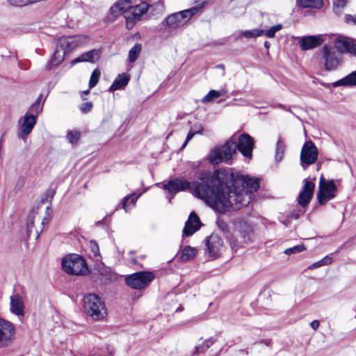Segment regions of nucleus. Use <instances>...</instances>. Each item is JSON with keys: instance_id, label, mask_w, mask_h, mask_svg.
Returning a JSON list of instances; mask_svg holds the SVG:
<instances>
[{"instance_id": "c756f323", "label": "nucleus", "mask_w": 356, "mask_h": 356, "mask_svg": "<svg viewBox=\"0 0 356 356\" xmlns=\"http://www.w3.org/2000/svg\"><path fill=\"white\" fill-rule=\"evenodd\" d=\"M312 197H313L312 195H309V193H305L300 191V193L298 197V204L302 207H305L310 202Z\"/></svg>"}, {"instance_id": "603ef678", "label": "nucleus", "mask_w": 356, "mask_h": 356, "mask_svg": "<svg viewBox=\"0 0 356 356\" xmlns=\"http://www.w3.org/2000/svg\"><path fill=\"white\" fill-rule=\"evenodd\" d=\"M155 5L157 6H161V7L163 6V3L161 1H158L157 3H156Z\"/></svg>"}, {"instance_id": "9b49d317", "label": "nucleus", "mask_w": 356, "mask_h": 356, "mask_svg": "<svg viewBox=\"0 0 356 356\" xmlns=\"http://www.w3.org/2000/svg\"><path fill=\"white\" fill-rule=\"evenodd\" d=\"M15 335L14 325L4 318H0V348L10 345Z\"/></svg>"}, {"instance_id": "1a4fd4ad", "label": "nucleus", "mask_w": 356, "mask_h": 356, "mask_svg": "<svg viewBox=\"0 0 356 356\" xmlns=\"http://www.w3.org/2000/svg\"><path fill=\"white\" fill-rule=\"evenodd\" d=\"M149 8V5L145 1L131 6L129 10L124 15L127 28L131 29L140 20L141 17L147 12Z\"/></svg>"}, {"instance_id": "6e6552de", "label": "nucleus", "mask_w": 356, "mask_h": 356, "mask_svg": "<svg viewBox=\"0 0 356 356\" xmlns=\"http://www.w3.org/2000/svg\"><path fill=\"white\" fill-rule=\"evenodd\" d=\"M337 192V186L333 180H325L322 176L320 178L317 200L320 204L333 199Z\"/></svg>"}, {"instance_id": "3c124183", "label": "nucleus", "mask_w": 356, "mask_h": 356, "mask_svg": "<svg viewBox=\"0 0 356 356\" xmlns=\"http://www.w3.org/2000/svg\"><path fill=\"white\" fill-rule=\"evenodd\" d=\"M3 143V136H2L1 137V138H0V151L1 150Z\"/></svg>"}, {"instance_id": "aec40b11", "label": "nucleus", "mask_w": 356, "mask_h": 356, "mask_svg": "<svg viewBox=\"0 0 356 356\" xmlns=\"http://www.w3.org/2000/svg\"><path fill=\"white\" fill-rule=\"evenodd\" d=\"M10 312L17 316H24V304L22 298L18 294L10 296Z\"/></svg>"}, {"instance_id": "a211bd4d", "label": "nucleus", "mask_w": 356, "mask_h": 356, "mask_svg": "<svg viewBox=\"0 0 356 356\" xmlns=\"http://www.w3.org/2000/svg\"><path fill=\"white\" fill-rule=\"evenodd\" d=\"M205 241L209 257L211 258H216L222 247V241L217 236H210Z\"/></svg>"}, {"instance_id": "ea45409f", "label": "nucleus", "mask_w": 356, "mask_h": 356, "mask_svg": "<svg viewBox=\"0 0 356 356\" xmlns=\"http://www.w3.org/2000/svg\"><path fill=\"white\" fill-rule=\"evenodd\" d=\"M264 30H263V29H252V30L245 31L243 32V34L245 38H253L260 36L261 34L264 33Z\"/></svg>"}, {"instance_id": "7ed1b4c3", "label": "nucleus", "mask_w": 356, "mask_h": 356, "mask_svg": "<svg viewBox=\"0 0 356 356\" xmlns=\"http://www.w3.org/2000/svg\"><path fill=\"white\" fill-rule=\"evenodd\" d=\"M236 154V141L232 138L220 147L211 150L209 159L213 164L225 162L229 165L232 163L233 156Z\"/></svg>"}, {"instance_id": "09e8293b", "label": "nucleus", "mask_w": 356, "mask_h": 356, "mask_svg": "<svg viewBox=\"0 0 356 356\" xmlns=\"http://www.w3.org/2000/svg\"><path fill=\"white\" fill-rule=\"evenodd\" d=\"M345 21L346 23H352L353 24H356V15H352L347 14L345 16Z\"/></svg>"}, {"instance_id": "79ce46f5", "label": "nucleus", "mask_w": 356, "mask_h": 356, "mask_svg": "<svg viewBox=\"0 0 356 356\" xmlns=\"http://www.w3.org/2000/svg\"><path fill=\"white\" fill-rule=\"evenodd\" d=\"M213 343V341L212 339L206 340L203 344L198 346L196 347L195 352L196 353H204L207 350L211 345Z\"/></svg>"}, {"instance_id": "f257e3e1", "label": "nucleus", "mask_w": 356, "mask_h": 356, "mask_svg": "<svg viewBox=\"0 0 356 356\" xmlns=\"http://www.w3.org/2000/svg\"><path fill=\"white\" fill-rule=\"evenodd\" d=\"M197 178L200 182L175 178L165 184L163 188L172 195L188 190L213 209L224 213L247 206L260 186L258 179L243 175L234 176L226 169L201 171Z\"/></svg>"}, {"instance_id": "6e6d98bb", "label": "nucleus", "mask_w": 356, "mask_h": 356, "mask_svg": "<svg viewBox=\"0 0 356 356\" xmlns=\"http://www.w3.org/2000/svg\"><path fill=\"white\" fill-rule=\"evenodd\" d=\"M88 92H89V91H88V90H86V91L83 92V94H84V95H87Z\"/></svg>"}, {"instance_id": "f03ea898", "label": "nucleus", "mask_w": 356, "mask_h": 356, "mask_svg": "<svg viewBox=\"0 0 356 356\" xmlns=\"http://www.w3.org/2000/svg\"><path fill=\"white\" fill-rule=\"evenodd\" d=\"M81 38V36L60 38L56 42L55 52L47 63V67L51 69L61 63L68 52L79 46L82 42Z\"/></svg>"}, {"instance_id": "412c9836", "label": "nucleus", "mask_w": 356, "mask_h": 356, "mask_svg": "<svg viewBox=\"0 0 356 356\" xmlns=\"http://www.w3.org/2000/svg\"><path fill=\"white\" fill-rule=\"evenodd\" d=\"M100 51L98 49H92L89 51L82 54L76 58L74 59L71 63L72 65L81 62L95 63L99 60Z\"/></svg>"}, {"instance_id": "a19ab883", "label": "nucleus", "mask_w": 356, "mask_h": 356, "mask_svg": "<svg viewBox=\"0 0 356 356\" xmlns=\"http://www.w3.org/2000/svg\"><path fill=\"white\" fill-rule=\"evenodd\" d=\"M282 29V25L281 24H278L275 26L270 27L268 30L264 31V33H265V35L268 38H273L275 36V33L277 31H280Z\"/></svg>"}, {"instance_id": "37998d69", "label": "nucleus", "mask_w": 356, "mask_h": 356, "mask_svg": "<svg viewBox=\"0 0 356 356\" xmlns=\"http://www.w3.org/2000/svg\"><path fill=\"white\" fill-rule=\"evenodd\" d=\"M10 4L15 6H24L32 3L31 0H8Z\"/></svg>"}, {"instance_id": "a878e982", "label": "nucleus", "mask_w": 356, "mask_h": 356, "mask_svg": "<svg viewBox=\"0 0 356 356\" xmlns=\"http://www.w3.org/2000/svg\"><path fill=\"white\" fill-rule=\"evenodd\" d=\"M285 150L286 145L284 141L281 138H279L277 142L275 148V160L277 162H280L282 160L284 156Z\"/></svg>"}, {"instance_id": "b1692460", "label": "nucleus", "mask_w": 356, "mask_h": 356, "mask_svg": "<svg viewBox=\"0 0 356 356\" xmlns=\"http://www.w3.org/2000/svg\"><path fill=\"white\" fill-rule=\"evenodd\" d=\"M226 93L225 90H211L202 99V103H209L213 102L214 99L225 95Z\"/></svg>"}, {"instance_id": "7c9ffc66", "label": "nucleus", "mask_w": 356, "mask_h": 356, "mask_svg": "<svg viewBox=\"0 0 356 356\" xmlns=\"http://www.w3.org/2000/svg\"><path fill=\"white\" fill-rule=\"evenodd\" d=\"M41 97L40 95L36 101L32 104V106L29 108V111L31 113V114L35 115V118H37L38 115L42 111V104H41Z\"/></svg>"}, {"instance_id": "bb28decb", "label": "nucleus", "mask_w": 356, "mask_h": 356, "mask_svg": "<svg viewBox=\"0 0 356 356\" xmlns=\"http://www.w3.org/2000/svg\"><path fill=\"white\" fill-rule=\"evenodd\" d=\"M138 197L137 196H134V195H127L124 197L122 201L123 209L127 212L129 211L132 207L135 206Z\"/></svg>"}, {"instance_id": "f8f14e48", "label": "nucleus", "mask_w": 356, "mask_h": 356, "mask_svg": "<svg viewBox=\"0 0 356 356\" xmlns=\"http://www.w3.org/2000/svg\"><path fill=\"white\" fill-rule=\"evenodd\" d=\"M321 54L325 70L327 71L336 70L339 64V60L332 47L330 45H324L321 49Z\"/></svg>"}, {"instance_id": "6ab92c4d", "label": "nucleus", "mask_w": 356, "mask_h": 356, "mask_svg": "<svg viewBox=\"0 0 356 356\" xmlns=\"http://www.w3.org/2000/svg\"><path fill=\"white\" fill-rule=\"evenodd\" d=\"M138 0H120L110 8L111 14L118 15L121 12L127 13L132 4L136 3Z\"/></svg>"}, {"instance_id": "4be33fe9", "label": "nucleus", "mask_w": 356, "mask_h": 356, "mask_svg": "<svg viewBox=\"0 0 356 356\" xmlns=\"http://www.w3.org/2000/svg\"><path fill=\"white\" fill-rule=\"evenodd\" d=\"M332 86L334 88L339 86H356V70L334 82Z\"/></svg>"}, {"instance_id": "864d4df0", "label": "nucleus", "mask_w": 356, "mask_h": 356, "mask_svg": "<svg viewBox=\"0 0 356 356\" xmlns=\"http://www.w3.org/2000/svg\"><path fill=\"white\" fill-rule=\"evenodd\" d=\"M264 46H265L266 48H268V47H269V43H268V42H265V43H264Z\"/></svg>"}, {"instance_id": "dca6fc26", "label": "nucleus", "mask_w": 356, "mask_h": 356, "mask_svg": "<svg viewBox=\"0 0 356 356\" xmlns=\"http://www.w3.org/2000/svg\"><path fill=\"white\" fill-rule=\"evenodd\" d=\"M334 47L340 53H350L356 55V44L351 40L345 37H339L335 39Z\"/></svg>"}, {"instance_id": "c85d7f7f", "label": "nucleus", "mask_w": 356, "mask_h": 356, "mask_svg": "<svg viewBox=\"0 0 356 356\" xmlns=\"http://www.w3.org/2000/svg\"><path fill=\"white\" fill-rule=\"evenodd\" d=\"M197 253L196 249L191 247H186L181 251V259L183 261H188L193 259Z\"/></svg>"}, {"instance_id": "5701e85b", "label": "nucleus", "mask_w": 356, "mask_h": 356, "mask_svg": "<svg viewBox=\"0 0 356 356\" xmlns=\"http://www.w3.org/2000/svg\"><path fill=\"white\" fill-rule=\"evenodd\" d=\"M129 81V76L123 73L119 74L109 88L110 92H114L126 86Z\"/></svg>"}, {"instance_id": "cd10ccee", "label": "nucleus", "mask_w": 356, "mask_h": 356, "mask_svg": "<svg viewBox=\"0 0 356 356\" xmlns=\"http://www.w3.org/2000/svg\"><path fill=\"white\" fill-rule=\"evenodd\" d=\"M141 49L142 46L139 43H136L134 46L130 49L129 52V60L131 63H134L138 59Z\"/></svg>"}, {"instance_id": "423d86ee", "label": "nucleus", "mask_w": 356, "mask_h": 356, "mask_svg": "<svg viewBox=\"0 0 356 356\" xmlns=\"http://www.w3.org/2000/svg\"><path fill=\"white\" fill-rule=\"evenodd\" d=\"M62 266L63 270L70 275H82L88 270L84 259L76 254L65 256L62 260Z\"/></svg>"}, {"instance_id": "2eb2a0df", "label": "nucleus", "mask_w": 356, "mask_h": 356, "mask_svg": "<svg viewBox=\"0 0 356 356\" xmlns=\"http://www.w3.org/2000/svg\"><path fill=\"white\" fill-rule=\"evenodd\" d=\"M324 41L322 35L302 36L298 38V44L303 51L314 49L319 47Z\"/></svg>"}, {"instance_id": "5fc2aeb1", "label": "nucleus", "mask_w": 356, "mask_h": 356, "mask_svg": "<svg viewBox=\"0 0 356 356\" xmlns=\"http://www.w3.org/2000/svg\"><path fill=\"white\" fill-rule=\"evenodd\" d=\"M183 308L180 306L177 309V312H181Z\"/></svg>"}, {"instance_id": "393cba45", "label": "nucleus", "mask_w": 356, "mask_h": 356, "mask_svg": "<svg viewBox=\"0 0 356 356\" xmlns=\"http://www.w3.org/2000/svg\"><path fill=\"white\" fill-rule=\"evenodd\" d=\"M297 4L302 8H320L322 0H297Z\"/></svg>"}, {"instance_id": "c03bdc74", "label": "nucleus", "mask_w": 356, "mask_h": 356, "mask_svg": "<svg viewBox=\"0 0 356 356\" xmlns=\"http://www.w3.org/2000/svg\"><path fill=\"white\" fill-rule=\"evenodd\" d=\"M90 248L95 257L100 256L99 248L97 243L95 241H91L90 242Z\"/></svg>"}, {"instance_id": "9d476101", "label": "nucleus", "mask_w": 356, "mask_h": 356, "mask_svg": "<svg viewBox=\"0 0 356 356\" xmlns=\"http://www.w3.org/2000/svg\"><path fill=\"white\" fill-rule=\"evenodd\" d=\"M318 152L314 143L311 141H307L303 145L300 156V164L304 169L313 163L318 159Z\"/></svg>"}, {"instance_id": "72a5a7b5", "label": "nucleus", "mask_w": 356, "mask_h": 356, "mask_svg": "<svg viewBox=\"0 0 356 356\" xmlns=\"http://www.w3.org/2000/svg\"><path fill=\"white\" fill-rule=\"evenodd\" d=\"M332 262V257H330L329 256H325L324 258H323L320 261L312 264L311 266H309V269L317 268H319V267H321L323 266L329 265Z\"/></svg>"}, {"instance_id": "49530a36", "label": "nucleus", "mask_w": 356, "mask_h": 356, "mask_svg": "<svg viewBox=\"0 0 356 356\" xmlns=\"http://www.w3.org/2000/svg\"><path fill=\"white\" fill-rule=\"evenodd\" d=\"M191 129L195 133V134H203V126L201 124H196L193 126Z\"/></svg>"}, {"instance_id": "473e14b6", "label": "nucleus", "mask_w": 356, "mask_h": 356, "mask_svg": "<svg viewBox=\"0 0 356 356\" xmlns=\"http://www.w3.org/2000/svg\"><path fill=\"white\" fill-rule=\"evenodd\" d=\"M101 75V72L98 68H96L92 72V74L90 78L88 86L90 88H92L95 87L99 81V76Z\"/></svg>"}, {"instance_id": "4d7b16f0", "label": "nucleus", "mask_w": 356, "mask_h": 356, "mask_svg": "<svg viewBox=\"0 0 356 356\" xmlns=\"http://www.w3.org/2000/svg\"><path fill=\"white\" fill-rule=\"evenodd\" d=\"M36 233H37V236H36V237H37V238H38V237H39V234H38V231H36Z\"/></svg>"}, {"instance_id": "f704fd0d", "label": "nucleus", "mask_w": 356, "mask_h": 356, "mask_svg": "<svg viewBox=\"0 0 356 356\" xmlns=\"http://www.w3.org/2000/svg\"><path fill=\"white\" fill-rule=\"evenodd\" d=\"M237 229L241 232L244 238H245L246 235H249V234L252 232L251 227L245 222L243 221L238 222Z\"/></svg>"}, {"instance_id": "4c0bfd02", "label": "nucleus", "mask_w": 356, "mask_h": 356, "mask_svg": "<svg viewBox=\"0 0 356 356\" xmlns=\"http://www.w3.org/2000/svg\"><path fill=\"white\" fill-rule=\"evenodd\" d=\"M66 138L70 143L76 144L80 138V133L78 131H69Z\"/></svg>"}, {"instance_id": "de8ad7c7", "label": "nucleus", "mask_w": 356, "mask_h": 356, "mask_svg": "<svg viewBox=\"0 0 356 356\" xmlns=\"http://www.w3.org/2000/svg\"><path fill=\"white\" fill-rule=\"evenodd\" d=\"M195 133L191 130L190 129V131H188V134H187V136H186V138L181 147V149H184L185 148V147L186 146L187 143L193 138V136H195Z\"/></svg>"}, {"instance_id": "c9c22d12", "label": "nucleus", "mask_w": 356, "mask_h": 356, "mask_svg": "<svg viewBox=\"0 0 356 356\" xmlns=\"http://www.w3.org/2000/svg\"><path fill=\"white\" fill-rule=\"evenodd\" d=\"M306 249L304 244H299L291 248H286L284 252L287 255L297 254L304 251Z\"/></svg>"}, {"instance_id": "0eeeda50", "label": "nucleus", "mask_w": 356, "mask_h": 356, "mask_svg": "<svg viewBox=\"0 0 356 356\" xmlns=\"http://www.w3.org/2000/svg\"><path fill=\"white\" fill-rule=\"evenodd\" d=\"M155 278L152 272L140 271L128 275L125 278L126 284L134 289H142L147 286Z\"/></svg>"}, {"instance_id": "8fccbe9b", "label": "nucleus", "mask_w": 356, "mask_h": 356, "mask_svg": "<svg viewBox=\"0 0 356 356\" xmlns=\"http://www.w3.org/2000/svg\"><path fill=\"white\" fill-rule=\"evenodd\" d=\"M310 325L314 330H316L319 327L320 323L318 320H314L311 322Z\"/></svg>"}, {"instance_id": "e433bc0d", "label": "nucleus", "mask_w": 356, "mask_h": 356, "mask_svg": "<svg viewBox=\"0 0 356 356\" xmlns=\"http://www.w3.org/2000/svg\"><path fill=\"white\" fill-rule=\"evenodd\" d=\"M346 0H335L333 2V10L335 13L340 15L343 8L346 6Z\"/></svg>"}, {"instance_id": "58836bf2", "label": "nucleus", "mask_w": 356, "mask_h": 356, "mask_svg": "<svg viewBox=\"0 0 356 356\" xmlns=\"http://www.w3.org/2000/svg\"><path fill=\"white\" fill-rule=\"evenodd\" d=\"M35 221V214H29L26 221V233L29 237L33 231Z\"/></svg>"}, {"instance_id": "ddd939ff", "label": "nucleus", "mask_w": 356, "mask_h": 356, "mask_svg": "<svg viewBox=\"0 0 356 356\" xmlns=\"http://www.w3.org/2000/svg\"><path fill=\"white\" fill-rule=\"evenodd\" d=\"M254 147L253 138L248 134H241L238 138L236 143V149H238L243 156L250 159L252 156V149Z\"/></svg>"}, {"instance_id": "2f4dec72", "label": "nucleus", "mask_w": 356, "mask_h": 356, "mask_svg": "<svg viewBox=\"0 0 356 356\" xmlns=\"http://www.w3.org/2000/svg\"><path fill=\"white\" fill-rule=\"evenodd\" d=\"M315 188V184L312 182L309 179H304V186L302 190L301 191L303 193H309V195H314V191Z\"/></svg>"}, {"instance_id": "a18cd8bd", "label": "nucleus", "mask_w": 356, "mask_h": 356, "mask_svg": "<svg viewBox=\"0 0 356 356\" xmlns=\"http://www.w3.org/2000/svg\"><path fill=\"white\" fill-rule=\"evenodd\" d=\"M92 108V103L90 102H88L86 103H83L81 106L80 107V110L83 113H89Z\"/></svg>"}, {"instance_id": "4468645a", "label": "nucleus", "mask_w": 356, "mask_h": 356, "mask_svg": "<svg viewBox=\"0 0 356 356\" xmlns=\"http://www.w3.org/2000/svg\"><path fill=\"white\" fill-rule=\"evenodd\" d=\"M37 118L35 115L29 114L26 113L19 120L21 132L19 134V137L23 140H26L27 136L32 131L35 124H36Z\"/></svg>"}, {"instance_id": "39448f33", "label": "nucleus", "mask_w": 356, "mask_h": 356, "mask_svg": "<svg viewBox=\"0 0 356 356\" xmlns=\"http://www.w3.org/2000/svg\"><path fill=\"white\" fill-rule=\"evenodd\" d=\"M83 309L87 315L92 317L94 320L101 319L106 314L104 302L99 296L94 293H89L85 296Z\"/></svg>"}, {"instance_id": "20e7f679", "label": "nucleus", "mask_w": 356, "mask_h": 356, "mask_svg": "<svg viewBox=\"0 0 356 356\" xmlns=\"http://www.w3.org/2000/svg\"><path fill=\"white\" fill-rule=\"evenodd\" d=\"M205 5V2L196 5L191 8L177 12L168 15L162 22L163 26L170 29H177L185 24L194 15L200 11Z\"/></svg>"}, {"instance_id": "f3484780", "label": "nucleus", "mask_w": 356, "mask_h": 356, "mask_svg": "<svg viewBox=\"0 0 356 356\" xmlns=\"http://www.w3.org/2000/svg\"><path fill=\"white\" fill-rule=\"evenodd\" d=\"M200 227L199 217L195 212L191 213L183 229V236H191Z\"/></svg>"}]
</instances>
